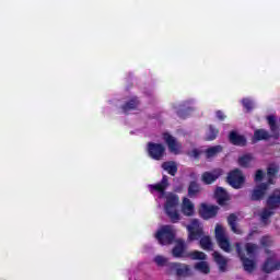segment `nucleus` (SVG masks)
I'll list each match as a JSON object with an SVG mask.
<instances>
[{
	"mask_svg": "<svg viewBox=\"0 0 280 280\" xmlns=\"http://www.w3.org/2000/svg\"><path fill=\"white\" fill-rule=\"evenodd\" d=\"M170 187L167 176H163L161 183L155 185H149V191L153 194L159 202H164V213L171 220V222L177 223L183 220L180 212H178V205H180V198L174 192H165V189Z\"/></svg>",
	"mask_w": 280,
	"mask_h": 280,
	"instance_id": "nucleus-1",
	"label": "nucleus"
},
{
	"mask_svg": "<svg viewBox=\"0 0 280 280\" xmlns=\"http://www.w3.org/2000/svg\"><path fill=\"white\" fill-rule=\"evenodd\" d=\"M277 172H279V166H277V164L269 165L267 175L264 174V171L261 170L256 172L254 178L256 186L250 194L252 200H261V198L266 196L270 185H275V175Z\"/></svg>",
	"mask_w": 280,
	"mask_h": 280,
	"instance_id": "nucleus-2",
	"label": "nucleus"
},
{
	"mask_svg": "<svg viewBox=\"0 0 280 280\" xmlns=\"http://www.w3.org/2000/svg\"><path fill=\"white\" fill-rule=\"evenodd\" d=\"M236 250L246 272H253V270H255L257 266V262H255V253H257V245H253L250 243L246 244L244 253V250H242V247L240 246V243H237Z\"/></svg>",
	"mask_w": 280,
	"mask_h": 280,
	"instance_id": "nucleus-3",
	"label": "nucleus"
},
{
	"mask_svg": "<svg viewBox=\"0 0 280 280\" xmlns=\"http://www.w3.org/2000/svg\"><path fill=\"white\" fill-rule=\"evenodd\" d=\"M155 240L161 246H170L176 240V228L173 225H162L155 232Z\"/></svg>",
	"mask_w": 280,
	"mask_h": 280,
	"instance_id": "nucleus-4",
	"label": "nucleus"
},
{
	"mask_svg": "<svg viewBox=\"0 0 280 280\" xmlns=\"http://www.w3.org/2000/svg\"><path fill=\"white\" fill-rule=\"evenodd\" d=\"M280 207V190H275L267 199V208H265L260 212V220L266 222L272 213H275V209H279Z\"/></svg>",
	"mask_w": 280,
	"mask_h": 280,
	"instance_id": "nucleus-5",
	"label": "nucleus"
},
{
	"mask_svg": "<svg viewBox=\"0 0 280 280\" xmlns=\"http://www.w3.org/2000/svg\"><path fill=\"white\" fill-rule=\"evenodd\" d=\"M167 275L178 277L179 279H187L194 275L191 266L183 262H171L168 265Z\"/></svg>",
	"mask_w": 280,
	"mask_h": 280,
	"instance_id": "nucleus-6",
	"label": "nucleus"
},
{
	"mask_svg": "<svg viewBox=\"0 0 280 280\" xmlns=\"http://www.w3.org/2000/svg\"><path fill=\"white\" fill-rule=\"evenodd\" d=\"M214 235L217 244L221 250H224V253H231V250H233V246H231V241L229 240V235H226V229H224V226L217 224Z\"/></svg>",
	"mask_w": 280,
	"mask_h": 280,
	"instance_id": "nucleus-7",
	"label": "nucleus"
},
{
	"mask_svg": "<svg viewBox=\"0 0 280 280\" xmlns=\"http://www.w3.org/2000/svg\"><path fill=\"white\" fill-rule=\"evenodd\" d=\"M188 232V242H196L205 235V225L199 219H191L189 224L186 225Z\"/></svg>",
	"mask_w": 280,
	"mask_h": 280,
	"instance_id": "nucleus-8",
	"label": "nucleus"
},
{
	"mask_svg": "<svg viewBox=\"0 0 280 280\" xmlns=\"http://www.w3.org/2000/svg\"><path fill=\"white\" fill-rule=\"evenodd\" d=\"M267 258L261 266L262 272H275V270H280V260L277 259V255L275 253L267 252Z\"/></svg>",
	"mask_w": 280,
	"mask_h": 280,
	"instance_id": "nucleus-9",
	"label": "nucleus"
},
{
	"mask_svg": "<svg viewBox=\"0 0 280 280\" xmlns=\"http://www.w3.org/2000/svg\"><path fill=\"white\" fill-rule=\"evenodd\" d=\"M162 139L163 141L166 143L170 152H172V154H183V144H180V142L176 141V138H174V136L164 132L162 135Z\"/></svg>",
	"mask_w": 280,
	"mask_h": 280,
	"instance_id": "nucleus-10",
	"label": "nucleus"
},
{
	"mask_svg": "<svg viewBox=\"0 0 280 280\" xmlns=\"http://www.w3.org/2000/svg\"><path fill=\"white\" fill-rule=\"evenodd\" d=\"M218 207L211 203L202 202L199 205L198 213L202 220H211V218H215L218 215Z\"/></svg>",
	"mask_w": 280,
	"mask_h": 280,
	"instance_id": "nucleus-11",
	"label": "nucleus"
},
{
	"mask_svg": "<svg viewBox=\"0 0 280 280\" xmlns=\"http://www.w3.org/2000/svg\"><path fill=\"white\" fill-rule=\"evenodd\" d=\"M244 174H242V171L234 170L230 172L228 175V183L233 187L234 189H242V186L244 185Z\"/></svg>",
	"mask_w": 280,
	"mask_h": 280,
	"instance_id": "nucleus-12",
	"label": "nucleus"
},
{
	"mask_svg": "<svg viewBox=\"0 0 280 280\" xmlns=\"http://www.w3.org/2000/svg\"><path fill=\"white\" fill-rule=\"evenodd\" d=\"M179 209L180 213L184 214L185 218H194V215H196V203H194L189 197H184L182 199Z\"/></svg>",
	"mask_w": 280,
	"mask_h": 280,
	"instance_id": "nucleus-13",
	"label": "nucleus"
},
{
	"mask_svg": "<svg viewBox=\"0 0 280 280\" xmlns=\"http://www.w3.org/2000/svg\"><path fill=\"white\" fill-rule=\"evenodd\" d=\"M148 154L155 161H161V158L165 155V147L163 144L150 142L148 143Z\"/></svg>",
	"mask_w": 280,
	"mask_h": 280,
	"instance_id": "nucleus-14",
	"label": "nucleus"
},
{
	"mask_svg": "<svg viewBox=\"0 0 280 280\" xmlns=\"http://www.w3.org/2000/svg\"><path fill=\"white\" fill-rule=\"evenodd\" d=\"M220 176H222V170L218 168L212 172L203 173L201 175V180L206 185H211V183H215V180H218V178H220Z\"/></svg>",
	"mask_w": 280,
	"mask_h": 280,
	"instance_id": "nucleus-15",
	"label": "nucleus"
},
{
	"mask_svg": "<svg viewBox=\"0 0 280 280\" xmlns=\"http://www.w3.org/2000/svg\"><path fill=\"white\" fill-rule=\"evenodd\" d=\"M185 241L177 240L176 245L174 246L172 250L173 257H176L177 259H182L187 257L188 253L185 252Z\"/></svg>",
	"mask_w": 280,
	"mask_h": 280,
	"instance_id": "nucleus-16",
	"label": "nucleus"
},
{
	"mask_svg": "<svg viewBox=\"0 0 280 280\" xmlns=\"http://www.w3.org/2000/svg\"><path fill=\"white\" fill-rule=\"evenodd\" d=\"M213 260L215 261L217 266H219L220 272H226L229 259L222 256L219 252H214L212 254Z\"/></svg>",
	"mask_w": 280,
	"mask_h": 280,
	"instance_id": "nucleus-17",
	"label": "nucleus"
},
{
	"mask_svg": "<svg viewBox=\"0 0 280 280\" xmlns=\"http://www.w3.org/2000/svg\"><path fill=\"white\" fill-rule=\"evenodd\" d=\"M214 198L219 205H226L229 200H231V197H229V192L222 187H218L214 190Z\"/></svg>",
	"mask_w": 280,
	"mask_h": 280,
	"instance_id": "nucleus-18",
	"label": "nucleus"
},
{
	"mask_svg": "<svg viewBox=\"0 0 280 280\" xmlns=\"http://www.w3.org/2000/svg\"><path fill=\"white\" fill-rule=\"evenodd\" d=\"M202 191V188L200 187V184L196 182H191L188 186V197L189 198H198L200 196V192Z\"/></svg>",
	"mask_w": 280,
	"mask_h": 280,
	"instance_id": "nucleus-19",
	"label": "nucleus"
},
{
	"mask_svg": "<svg viewBox=\"0 0 280 280\" xmlns=\"http://www.w3.org/2000/svg\"><path fill=\"white\" fill-rule=\"evenodd\" d=\"M230 141L234 145H246V138H244V136L237 133L236 131H232L230 133Z\"/></svg>",
	"mask_w": 280,
	"mask_h": 280,
	"instance_id": "nucleus-20",
	"label": "nucleus"
},
{
	"mask_svg": "<svg viewBox=\"0 0 280 280\" xmlns=\"http://www.w3.org/2000/svg\"><path fill=\"white\" fill-rule=\"evenodd\" d=\"M199 238V244L203 250H213V242L211 241V236L203 234Z\"/></svg>",
	"mask_w": 280,
	"mask_h": 280,
	"instance_id": "nucleus-21",
	"label": "nucleus"
},
{
	"mask_svg": "<svg viewBox=\"0 0 280 280\" xmlns=\"http://www.w3.org/2000/svg\"><path fill=\"white\" fill-rule=\"evenodd\" d=\"M162 168L171 176H176V173L178 172V166L176 165V162H164L162 164Z\"/></svg>",
	"mask_w": 280,
	"mask_h": 280,
	"instance_id": "nucleus-22",
	"label": "nucleus"
},
{
	"mask_svg": "<svg viewBox=\"0 0 280 280\" xmlns=\"http://www.w3.org/2000/svg\"><path fill=\"white\" fill-rule=\"evenodd\" d=\"M195 270L201 272V275H209L211 272V266L206 260H201L195 264Z\"/></svg>",
	"mask_w": 280,
	"mask_h": 280,
	"instance_id": "nucleus-23",
	"label": "nucleus"
},
{
	"mask_svg": "<svg viewBox=\"0 0 280 280\" xmlns=\"http://www.w3.org/2000/svg\"><path fill=\"white\" fill-rule=\"evenodd\" d=\"M206 159H213L222 152V145H214L206 149L205 151Z\"/></svg>",
	"mask_w": 280,
	"mask_h": 280,
	"instance_id": "nucleus-24",
	"label": "nucleus"
},
{
	"mask_svg": "<svg viewBox=\"0 0 280 280\" xmlns=\"http://www.w3.org/2000/svg\"><path fill=\"white\" fill-rule=\"evenodd\" d=\"M253 161H255V158H253V155L244 154L238 158V165L241 167H250V165L253 164Z\"/></svg>",
	"mask_w": 280,
	"mask_h": 280,
	"instance_id": "nucleus-25",
	"label": "nucleus"
},
{
	"mask_svg": "<svg viewBox=\"0 0 280 280\" xmlns=\"http://www.w3.org/2000/svg\"><path fill=\"white\" fill-rule=\"evenodd\" d=\"M187 257H189L192 260L198 261H207V254L200 250H192L187 254Z\"/></svg>",
	"mask_w": 280,
	"mask_h": 280,
	"instance_id": "nucleus-26",
	"label": "nucleus"
},
{
	"mask_svg": "<svg viewBox=\"0 0 280 280\" xmlns=\"http://www.w3.org/2000/svg\"><path fill=\"white\" fill-rule=\"evenodd\" d=\"M173 112L178 115V117H186L189 109L187 108V104H174Z\"/></svg>",
	"mask_w": 280,
	"mask_h": 280,
	"instance_id": "nucleus-27",
	"label": "nucleus"
},
{
	"mask_svg": "<svg viewBox=\"0 0 280 280\" xmlns=\"http://www.w3.org/2000/svg\"><path fill=\"white\" fill-rule=\"evenodd\" d=\"M267 121L271 128V131L273 132L275 139H279V128L277 127V118H275V116H268Z\"/></svg>",
	"mask_w": 280,
	"mask_h": 280,
	"instance_id": "nucleus-28",
	"label": "nucleus"
},
{
	"mask_svg": "<svg viewBox=\"0 0 280 280\" xmlns=\"http://www.w3.org/2000/svg\"><path fill=\"white\" fill-rule=\"evenodd\" d=\"M228 222L233 231V233H236L237 235H240V233H242V230H240L237 228V215L235 214H231L229 218H228Z\"/></svg>",
	"mask_w": 280,
	"mask_h": 280,
	"instance_id": "nucleus-29",
	"label": "nucleus"
},
{
	"mask_svg": "<svg viewBox=\"0 0 280 280\" xmlns=\"http://www.w3.org/2000/svg\"><path fill=\"white\" fill-rule=\"evenodd\" d=\"M269 135L268 131L264 130V129H258L254 132V140L255 141H264L266 139H269Z\"/></svg>",
	"mask_w": 280,
	"mask_h": 280,
	"instance_id": "nucleus-30",
	"label": "nucleus"
},
{
	"mask_svg": "<svg viewBox=\"0 0 280 280\" xmlns=\"http://www.w3.org/2000/svg\"><path fill=\"white\" fill-rule=\"evenodd\" d=\"M137 106H139V101L137 98H132L125 106H122V110L124 113H128L129 110H133V108Z\"/></svg>",
	"mask_w": 280,
	"mask_h": 280,
	"instance_id": "nucleus-31",
	"label": "nucleus"
},
{
	"mask_svg": "<svg viewBox=\"0 0 280 280\" xmlns=\"http://www.w3.org/2000/svg\"><path fill=\"white\" fill-rule=\"evenodd\" d=\"M218 132H219L218 129H215L213 126H210L206 133L207 141H213V139L218 137Z\"/></svg>",
	"mask_w": 280,
	"mask_h": 280,
	"instance_id": "nucleus-32",
	"label": "nucleus"
},
{
	"mask_svg": "<svg viewBox=\"0 0 280 280\" xmlns=\"http://www.w3.org/2000/svg\"><path fill=\"white\" fill-rule=\"evenodd\" d=\"M153 261L154 264H156V266H160V267L167 266V258L162 255L155 256Z\"/></svg>",
	"mask_w": 280,
	"mask_h": 280,
	"instance_id": "nucleus-33",
	"label": "nucleus"
},
{
	"mask_svg": "<svg viewBox=\"0 0 280 280\" xmlns=\"http://www.w3.org/2000/svg\"><path fill=\"white\" fill-rule=\"evenodd\" d=\"M242 104L247 110H253V108H255V102H253L250 98H244Z\"/></svg>",
	"mask_w": 280,
	"mask_h": 280,
	"instance_id": "nucleus-34",
	"label": "nucleus"
},
{
	"mask_svg": "<svg viewBox=\"0 0 280 280\" xmlns=\"http://www.w3.org/2000/svg\"><path fill=\"white\" fill-rule=\"evenodd\" d=\"M202 154V149H192L188 152V156H191V159H198Z\"/></svg>",
	"mask_w": 280,
	"mask_h": 280,
	"instance_id": "nucleus-35",
	"label": "nucleus"
},
{
	"mask_svg": "<svg viewBox=\"0 0 280 280\" xmlns=\"http://www.w3.org/2000/svg\"><path fill=\"white\" fill-rule=\"evenodd\" d=\"M261 246H270L272 240L269 236H264L260 241Z\"/></svg>",
	"mask_w": 280,
	"mask_h": 280,
	"instance_id": "nucleus-36",
	"label": "nucleus"
},
{
	"mask_svg": "<svg viewBox=\"0 0 280 280\" xmlns=\"http://www.w3.org/2000/svg\"><path fill=\"white\" fill-rule=\"evenodd\" d=\"M217 119H219V121H224V119H226V115L223 114L222 110H218L215 113Z\"/></svg>",
	"mask_w": 280,
	"mask_h": 280,
	"instance_id": "nucleus-37",
	"label": "nucleus"
},
{
	"mask_svg": "<svg viewBox=\"0 0 280 280\" xmlns=\"http://www.w3.org/2000/svg\"><path fill=\"white\" fill-rule=\"evenodd\" d=\"M252 238H253V233L249 234V240H252Z\"/></svg>",
	"mask_w": 280,
	"mask_h": 280,
	"instance_id": "nucleus-38",
	"label": "nucleus"
}]
</instances>
